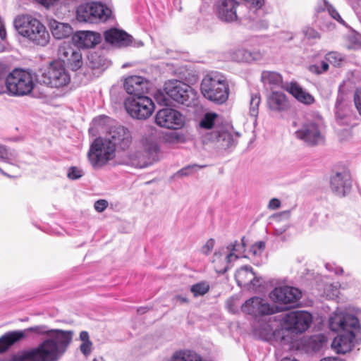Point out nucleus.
<instances>
[{
  "label": "nucleus",
  "mask_w": 361,
  "mask_h": 361,
  "mask_svg": "<svg viewBox=\"0 0 361 361\" xmlns=\"http://www.w3.org/2000/svg\"><path fill=\"white\" fill-rule=\"evenodd\" d=\"M6 164L5 169L7 171H5L2 169L0 168V173L7 177L14 178L20 176V169L18 166L13 164L10 163L8 160L4 161Z\"/></svg>",
  "instance_id": "obj_40"
},
{
  "label": "nucleus",
  "mask_w": 361,
  "mask_h": 361,
  "mask_svg": "<svg viewBox=\"0 0 361 361\" xmlns=\"http://www.w3.org/2000/svg\"><path fill=\"white\" fill-rule=\"evenodd\" d=\"M316 22L321 30L331 31L335 28V24L326 19V13L318 11Z\"/></svg>",
  "instance_id": "obj_35"
},
{
  "label": "nucleus",
  "mask_w": 361,
  "mask_h": 361,
  "mask_svg": "<svg viewBox=\"0 0 361 361\" xmlns=\"http://www.w3.org/2000/svg\"><path fill=\"white\" fill-rule=\"evenodd\" d=\"M108 206V202L105 200H99L94 202V207L98 212H102Z\"/></svg>",
  "instance_id": "obj_56"
},
{
  "label": "nucleus",
  "mask_w": 361,
  "mask_h": 361,
  "mask_svg": "<svg viewBox=\"0 0 361 361\" xmlns=\"http://www.w3.org/2000/svg\"><path fill=\"white\" fill-rule=\"evenodd\" d=\"M238 136V133L221 128L212 130L209 135L208 140L218 150H227L235 147Z\"/></svg>",
  "instance_id": "obj_13"
},
{
  "label": "nucleus",
  "mask_w": 361,
  "mask_h": 361,
  "mask_svg": "<svg viewBox=\"0 0 361 361\" xmlns=\"http://www.w3.org/2000/svg\"><path fill=\"white\" fill-rule=\"evenodd\" d=\"M75 50L70 46H60L59 48V56L61 61L63 62L66 61L68 58L74 53Z\"/></svg>",
  "instance_id": "obj_48"
},
{
  "label": "nucleus",
  "mask_w": 361,
  "mask_h": 361,
  "mask_svg": "<svg viewBox=\"0 0 361 361\" xmlns=\"http://www.w3.org/2000/svg\"><path fill=\"white\" fill-rule=\"evenodd\" d=\"M32 334H46L47 338L37 347L24 350V361H59L71 343L74 334L73 331L49 329L44 325L24 329V338Z\"/></svg>",
  "instance_id": "obj_1"
},
{
  "label": "nucleus",
  "mask_w": 361,
  "mask_h": 361,
  "mask_svg": "<svg viewBox=\"0 0 361 361\" xmlns=\"http://www.w3.org/2000/svg\"><path fill=\"white\" fill-rule=\"evenodd\" d=\"M244 3L240 4L243 5L244 8L242 9L249 8L248 18H252V14H255L264 5V0H243Z\"/></svg>",
  "instance_id": "obj_37"
},
{
  "label": "nucleus",
  "mask_w": 361,
  "mask_h": 361,
  "mask_svg": "<svg viewBox=\"0 0 361 361\" xmlns=\"http://www.w3.org/2000/svg\"><path fill=\"white\" fill-rule=\"evenodd\" d=\"M324 8H323L322 11L325 12L326 11L329 16H330L336 22L343 26H347L346 23L341 18L338 11L330 3L326 0H324Z\"/></svg>",
  "instance_id": "obj_38"
},
{
  "label": "nucleus",
  "mask_w": 361,
  "mask_h": 361,
  "mask_svg": "<svg viewBox=\"0 0 361 361\" xmlns=\"http://www.w3.org/2000/svg\"><path fill=\"white\" fill-rule=\"evenodd\" d=\"M300 290L290 286L275 288L270 293V298L280 304L293 305L297 302L301 298Z\"/></svg>",
  "instance_id": "obj_19"
},
{
  "label": "nucleus",
  "mask_w": 361,
  "mask_h": 361,
  "mask_svg": "<svg viewBox=\"0 0 361 361\" xmlns=\"http://www.w3.org/2000/svg\"><path fill=\"white\" fill-rule=\"evenodd\" d=\"M13 28L20 36H23V15H18L13 22Z\"/></svg>",
  "instance_id": "obj_54"
},
{
  "label": "nucleus",
  "mask_w": 361,
  "mask_h": 361,
  "mask_svg": "<svg viewBox=\"0 0 361 361\" xmlns=\"http://www.w3.org/2000/svg\"><path fill=\"white\" fill-rule=\"evenodd\" d=\"M269 109L276 113L286 112L290 109V103L282 92L273 91L267 97Z\"/></svg>",
  "instance_id": "obj_24"
},
{
  "label": "nucleus",
  "mask_w": 361,
  "mask_h": 361,
  "mask_svg": "<svg viewBox=\"0 0 361 361\" xmlns=\"http://www.w3.org/2000/svg\"><path fill=\"white\" fill-rule=\"evenodd\" d=\"M71 78L61 61H53L42 70L39 80L48 87L59 88L69 83Z\"/></svg>",
  "instance_id": "obj_4"
},
{
  "label": "nucleus",
  "mask_w": 361,
  "mask_h": 361,
  "mask_svg": "<svg viewBox=\"0 0 361 361\" xmlns=\"http://www.w3.org/2000/svg\"><path fill=\"white\" fill-rule=\"evenodd\" d=\"M101 35L92 31H78L73 34L72 40L79 48H91L101 42Z\"/></svg>",
  "instance_id": "obj_23"
},
{
  "label": "nucleus",
  "mask_w": 361,
  "mask_h": 361,
  "mask_svg": "<svg viewBox=\"0 0 361 361\" xmlns=\"http://www.w3.org/2000/svg\"><path fill=\"white\" fill-rule=\"evenodd\" d=\"M254 14H252V18H249L250 20V27L251 29L255 30H266L269 27V23L265 19H255L253 16Z\"/></svg>",
  "instance_id": "obj_45"
},
{
  "label": "nucleus",
  "mask_w": 361,
  "mask_h": 361,
  "mask_svg": "<svg viewBox=\"0 0 361 361\" xmlns=\"http://www.w3.org/2000/svg\"><path fill=\"white\" fill-rule=\"evenodd\" d=\"M6 93L10 96L23 95V68H16L0 83V94Z\"/></svg>",
  "instance_id": "obj_15"
},
{
  "label": "nucleus",
  "mask_w": 361,
  "mask_h": 361,
  "mask_svg": "<svg viewBox=\"0 0 361 361\" xmlns=\"http://www.w3.org/2000/svg\"><path fill=\"white\" fill-rule=\"evenodd\" d=\"M295 134L297 138L310 146L320 145L324 140L322 126L315 121L305 122Z\"/></svg>",
  "instance_id": "obj_12"
},
{
  "label": "nucleus",
  "mask_w": 361,
  "mask_h": 361,
  "mask_svg": "<svg viewBox=\"0 0 361 361\" xmlns=\"http://www.w3.org/2000/svg\"><path fill=\"white\" fill-rule=\"evenodd\" d=\"M255 332L264 340H269L274 335V330L269 323H262L255 329Z\"/></svg>",
  "instance_id": "obj_36"
},
{
  "label": "nucleus",
  "mask_w": 361,
  "mask_h": 361,
  "mask_svg": "<svg viewBox=\"0 0 361 361\" xmlns=\"http://www.w3.org/2000/svg\"><path fill=\"white\" fill-rule=\"evenodd\" d=\"M232 59L238 62L250 63L262 59V54L259 51H250L245 49H238L232 54Z\"/></svg>",
  "instance_id": "obj_28"
},
{
  "label": "nucleus",
  "mask_w": 361,
  "mask_h": 361,
  "mask_svg": "<svg viewBox=\"0 0 361 361\" xmlns=\"http://www.w3.org/2000/svg\"><path fill=\"white\" fill-rule=\"evenodd\" d=\"M92 342L82 343V344L80 346V350L84 355L87 356L90 354L92 351Z\"/></svg>",
  "instance_id": "obj_57"
},
{
  "label": "nucleus",
  "mask_w": 361,
  "mask_h": 361,
  "mask_svg": "<svg viewBox=\"0 0 361 361\" xmlns=\"http://www.w3.org/2000/svg\"><path fill=\"white\" fill-rule=\"evenodd\" d=\"M169 361H202L201 357L193 352L178 351L176 352Z\"/></svg>",
  "instance_id": "obj_33"
},
{
  "label": "nucleus",
  "mask_w": 361,
  "mask_h": 361,
  "mask_svg": "<svg viewBox=\"0 0 361 361\" xmlns=\"http://www.w3.org/2000/svg\"><path fill=\"white\" fill-rule=\"evenodd\" d=\"M329 326L333 331L340 332L331 345L338 353L350 352L361 343V326L355 316L344 312L336 313L329 319Z\"/></svg>",
  "instance_id": "obj_2"
},
{
  "label": "nucleus",
  "mask_w": 361,
  "mask_h": 361,
  "mask_svg": "<svg viewBox=\"0 0 361 361\" xmlns=\"http://www.w3.org/2000/svg\"><path fill=\"white\" fill-rule=\"evenodd\" d=\"M104 39L109 42L118 47L135 46L133 44V37L125 31L111 28L104 32Z\"/></svg>",
  "instance_id": "obj_22"
},
{
  "label": "nucleus",
  "mask_w": 361,
  "mask_h": 361,
  "mask_svg": "<svg viewBox=\"0 0 361 361\" xmlns=\"http://www.w3.org/2000/svg\"><path fill=\"white\" fill-rule=\"evenodd\" d=\"M166 94L178 104L190 106L196 99L197 94L188 84L177 80L164 84Z\"/></svg>",
  "instance_id": "obj_6"
},
{
  "label": "nucleus",
  "mask_w": 361,
  "mask_h": 361,
  "mask_svg": "<svg viewBox=\"0 0 361 361\" xmlns=\"http://www.w3.org/2000/svg\"><path fill=\"white\" fill-rule=\"evenodd\" d=\"M201 92L206 99L217 104L224 103L229 94L226 80L223 75L217 73H212L203 78Z\"/></svg>",
  "instance_id": "obj_3"
},
{
  "label": "nucleus",
  "mask_w": 361,
  "mask_h": 361,
  "mask_svg": "<svg viewBox=\"0 0 361 361\" xmlns=\"http://www.w3.org/2000/svg\"><path fill=\"white\" fill-rule=\"evenodd\" d=\"M288 92L299 102L305 104H311L314 102V97L308 92L304 91L297 83H290Z\"/></svg>",
  "instance_id": "obj_31"
},
{
  "label": "nucleus",
  "mask_w": 361,
  "mask_h": 361,
  "mask_svg": "<svg viewBox=\"0 0 361 361\" xmlns=\"http://www.w3.org/2000/svg\"><path fill=\"white\" fill-rule=\"evenodd\" d=\"M37 81V76L35 72L30 69H24V95L32 94L34 97H39L35 83Z\"/></svg>",
  "instance_id": "obj_27"
},
{
  "label": "nucleus",
  "mask_w": 361,
  "mask_h": 361,
  "mask_svg": "<svg viewBox=\"0 0 361 361\" xmlns=\"http://www.w3.org/2000/svg\"><path fill=\"white\" fill-rule=\"evenodd\" d=\"M216 13L218 17L225 22H233L238 19V16L242 15L243 5L235 0H219L216 4Z\"/></svg>",
  "instance_id": "obj_17"
},
{
  "label": "nucleus",
  "mask_w": 361,
  "mask_h": 361,
  "mask_svg": "<svg viewBox=\"0 0 361 361\" xmlns=\"http://www.w3.org/2000/svg\"><path fill=\"white\" fill-rule=\"evenodd\" d=\"M0 159L3 161L8 159V151L6 148L1 145H0Z\"/></svg>",
  "instance_id": "obj_61"
},
{
  "label": "nucleus",
  "mask_w": 361,
  "mask_h": 361,
  "mask_svg": "<svg viewBox=\"0 0 361 361\" xmlns=\"http://www.w3.org/2000/svg\"><path fill=\"white\" fill-rule=\"evenodd\" d=\"M6 31L5 25L4 23V20L1 18H0V38L4 40L6 39Z\"/></svg>",
  "instance_id": "obj_62"
},
{
  "label": "nucleus",
  "mask_w": 361,
  "mask_h": 361,
  "mask_svg": "<svg viewBox=\"0 0 361 361\" xmlns=\"http://www.w3.org/2000/svg\"><path fill=\"white\" fill-rule=\"evenodd\" d=\"M241 311L255 317L270 315L276 312V307L271 306L265 300L259 297H252L241 305Z\"/></svg>",
  "instance_id": "obj_14"
},
{
  "label": "nucleus",
  "mask_w": 361,
  "mask_h": 361,
  "mask_svg": "<svg viewBox=\"0 0 361 361\" xmlns=\"http://www.w3.org/2000/svg\"><path fill=\"white\" fill-rule=\"evenodd\" d=\"M155 121L161 127L179 129L184 125V117L179 111L166 108L159 110L157 113Z\"/></svg>",
  "instance_id": "obj_16"
},
{
  "label": "nucleus",
  "mask_w": 361,
  "mask_h": 361,
  "mask_svg": "<svg viewBox=\"0 0 361 361\" xmlns=\"http://www.w3.org/2000/svg\"><path fill=\"white\" fill-rule=\"evenodd\" d=\"M114 145L109 140L97 137L91 144L87 157L94 168H99L114 158Z\"/></svg>",
  "instance_id": "obj_5"
},
{
  "label": "nucleus",
  "mask_w": 361,
  "mask_h": 361,
  "mask_svg": "<svg viewBox=\"0 0 361 361\" xmlns=\"http://www.w3.org/2000/svg\"><path fill=\"white\" fill-rule=\"evenodd\" d=\"M330 188L335 195L339 197L345 196L352 188L350 173L346 170H342L333 173L330 178Z\"/></svg>",
  "instance_id": "obj_18"
},
{
  "label": "nucleus",
  "mask_w": 361,
  "mask_h": 361,
  "mask_svg": "<svg viewBox=\"0 0 361 361\" xmlns=\"http://www.w3.org/2000/svg\"><path fill=\"white\" fill-rule=\"evenodd\" d=\"M124 105L129 115L138 120L148 118L154 110L152 100L147 96L128 97L126 99Z\"/></svg>",
  "instance_id": "obj_8"
},
{
  "label": "nucleus",
  "mask_w": 361,
  "mask_h": 361,
  "mask_svg": "<svg viewBox=\"0 0 361 361\" xmlns=\"http://www.w3.org/2000/svg\"><path fill=\"white\" fill-rule=\"evenodd\" d=\"M324 340L322 335H314L311 336L307 341V346L314 352L319 351L322 347Z\"/></svg>",
  "instance_id": "obj_43"
},
{
  "label": "nucleus",
  "mask_w": 361,
  "mask_h": 361,
  "mask_svg": "<svg viewBox=\"0 0 361 361\" xmlns=\"http://www.w3.org/2000/svg\"><path fill=\"white\" fill-rule=\"evenodd\" d=\"M235 279L237 283L240 287H246L251 284L255 279V273L250 266H243L239 269L235 274Z\"/></svg>",
  "instance_id": "obj_26"
},
{
  "label": "nucleus",
  "mask_w": 361,
  "mask_h": 361,
  "mask_svg": "<svg viewBox=\"0 0 361 361\" xmlns=\"http://www.w3.org/2000/svg\"><path fill=\"white\" fill-rule=\"evenodd\" d=\"M66 62L73 71L78 70L82 65L81 52L75 50Z\"/></svg>",
  "instance_id": "obj_41"
},
{
  "label": "nucleus",
  "mask_w": 361,
  "mask_h": 361,
  "mask_svg": "<svg viewBox=\"0 0 361 361\" xmlns=\"http://www.w3.org/2000/svg\"><path fill=\"white\" fill-rule=\"evenodd\" d=\"M312 322V314L306 311H291L283 317L284 328L295 334L305 332Z\"/></svg>",
  "instance_id": "obj_10"
},
{
  "label": "nucleus",
  "mask_w": 361,
  "mask_h": 361,
  "mask_svg": "<svg viewBox=\"0 0 361 361\" xmlns=\"http://www.w3.org/2000/svg\"><path fill=\"white\" fill-rule=\"evenodd\" d=\"M261 78L265 85L279 86L282 83V77L276 72L263 71Z\"/></svg>",
  "instance_id": "obj_34"
},
{
  "label": "nucleus",
  "mask_w": 361,
  "mask_h": 361,
  "mask_svg": "<svg viewBox=\"0 0 361 361\" xmlns=\"http://www.w3.org/2000/svg\"><path fill=\"white\" fill-rule=\"evenodd\" d=\"M37 3L44 6L46 8H49L51 6L54 5V4L58 0H35Z\"/></svg>",
  "instance_id": "obj_63"
},
{
  "label": "nucleus",
  "mask_w": 361,
  "mask_h": 361,
  "mask_svg": "<svg viewBox=\"0 0 361 361\" xmlns=\"http://www.w3.org/2000/svg\"><path fill=\"white\" fill-rule=\"evenodd\" d=\"M354 102L357 109L361 114V89L357 90L355 94Z\"/></svg>",
  "instance_id": "obj_59"
},
{
  "label": "nucleus",
  "mask_w": 361,
  "mask_h": 361,
  "mask_svg": "<svg viewBox=\"0 0 361 361\" xmlns=\"http://www.w3.org/2000/svg\"><path fill=\"white\" fill-rule=\"evenodd\" d=\"M329 69V62L327 61H322L321 65H312L310 66V71L317 74H321L326 72Z\"/></svg>",
  "instance_id": "obj_51"
},
{
  "label": "nucleus",
  "mask_w": 361,
  "mask_h": 361,
  "mask_svg": "<svg viewBox=\"0 0 361 361\" xmlns=\"http://www.w3.org/2000/svg\"><path fill=\"white\" fill-rule=\"evenodd\" d=\"M281 206V201L277 198H272L268 204V208L270 209H276Z\"/></svg>",
  "instance_id": "obj_60"
},
{
  "label": "nucleus",
  "mask_w": 361,
  "mask_h": 361,
  "mask_svg": "<svg viewBox=\"0 0 361 361\" xmlns=\"http://www.w3.org/2000/svg\"><path fill=\"white\" fill-rule=\"evenodd\" d=\"M261 102L259 94H256L251 96L250 102V114L253 117H257L259 113V106Z\"/></svg>",
  "instance_id": "obj_46"
},
{
  "label": "nucleus",
  "mask_w": 361,
  "mask_h": 361,
  "mask_svg": "<svg viewBox=\"0 0 361 361\" xmlns=\"http://www.w3.org/2000/svg\"><path fill=\"white\" fill-rule=\"evenodd\" d=\"M209 290V286L207 282L201 281L192 285L190 287V291L195 297L204 295Z\"/></svg>",
  "instance_id": "obj_42"
},
{
  "label": "nucleus",
  "mask_w": 361,
  "mask_h": 361,
  "mask_svg": "<svg viewBox=\"0 0 361 361\" xmlns=\"http://www.w3.org/2000/svg\"><path fill=\"white\" fill-rule=\"evenodd\" d=\"M326 61L333 64L334 66H338L342 60L341 55L336 51H331L326 54Z\"/></svg>",
  "instance_id": "obj_49"
},
{
  "label": "nucleus",
  "mask_w": 361,
  "mask_h": 361,
  "mask_svg": "<svg viewBox=\"0 0 361 361\" xmlns=\"http://www.w3.org/2000/svg\"><path fill=\"white\" fill-rule=\"evenodd\" d=\"M225 247H222L215 251L213 255L212 263L214 264L216 271L219 274H224L230 269L231 262L224 261L226 259Z\"/></svg>",
  "instance_id": "obj_29"
},
{
  "label": "nucleus",
  "mask_w": 361,
  "mask_h": 361,
  "mask_svg": "<svg viewBox=\"0 0 361 361\" xmlns=\"http://www.w3.org/2000/svg\"><path fill=\"white\" fill-rule=\"evenodd\" d=\"M82 170L76 166H71L68 169L67 176L69 179L77 180L83 176Z\"/></svg>",
  "instance_id": "obj_52"
},
{
  "label": "nucleus",
  "mask_w": 361,
  "mask_h": 361,
  "mask_svg": "<svg viewBox=\"0 0 361 361\" xmlns=\"http://www.w3.org/2000/svg\"><path fill=\"white\" fill-rule=\"evenodd\" d=\"M50 29L53 36L59 39L68 37L73 33V29L69 24L56 20L50 22Z\"/></svg>",
  "instance_id": "obj_30"
},
{
  "label": "nucleus",
  "mask_w": 361,
  "mask_h": 361,
  "mask_svg": "<svg viewBox=\"0 0 361 361\" xmlns=\"http://www.w3.org/2000/svg\"><path fill=\"white\" fill-rule=\"evenodd\" d=\"M217 115L215 113H207L200 123V126L202 128L211 129L215 124Z\"/></svg>",
  "instance_id": "obj_44"
},
{
  "label": "nucleus",
  "mask_w": 361,
  "mask_h": 361,
  "mask_svg": "<svg viewBox=\"0 0 361 361\" xmlns=\"http://www.w3.org/2000/svg\"><path fill=\"white\" fill-rule=\"evenodd\" d=\"M302 33L305 39L307 41H317L321 39V34L310 25L302 27Z\"/></svg>",
  "instance_id": "obj_39"
},
{
  "label": "nucleus",
  "mask_w": 361,
  "mask_h": 361,
  "mask_svg": "<svg viewBox=\"0 0 361 361\" xmlns=\"http://www.w3.org/2000/svg\"><path fill=\"white\" fill-rule=\"evenodd\" d=\"M24 37L37 45L45 46L49 42V34L39 20L24 16Z\"/></svg>",
  "instance_id": "obj_9"
},
{
  "label": "nucleus",
  "mask_w": 361,
  "mask_h": 361,
  "mask_svg": "<svg viewBox=\"0 0 361 361\" xmlns=\"http://www.w3.org/2000/svg\"><path fill=\"white\" fill-rule=\"evenodd\" d=\"M237 245L238 241L235 240L225 247V250H229L230 252L226 255V259H224V261L232 262L238 258V256L234 253L235 252L240 251V250L237 248Z\"/></svg>",
  "instance_id": "obj_47"
},
{
  "label": "nucleus",
  "mask_w": 361,
  "mask_h": 361,
  "mask_svg": "<svg viewBox=\"0 0 361 361\" xmlns=\"http://www.w3.org/2000/svg\"><path fill=\"white\" fill-rule=\"evenodd\" d=\"M143 147V152H136L130 156V164L134 167L146 168L158 160L159 147L155 142L146 140Z\"/></svg>",
  "instance_id": "obj_11"
},
{
  "label": "nucleus",
  "mask_w": 361,
  "mask_h": 361,
  "mask_svg": "<svg viewBox=\"0 0 361 361\" xmlns=\"http://www.w3.org/2000/svg\"><path fill=\"white\" fill-rule=\"evenodd\" d=\"M23 339V331L6 332L0 337V353H4L15 348Z\"/></svg>",
  "instance_id": "obj_25"
},
{
  "label": "nucleus",
  "mask_w": 361,
  "mask_h": 361,
  "mask_svg": "<svg viewBox=\"0 0 361 361\" xmlns=\"http://www.w3.org/2000/svg\"><path fill=\"white\" fill-rule=\"evenodd\" d=\"M265 248V243L263 241H258L251 246L250 252L254 256L260 255Z\"/></svg>",
  "instance_id": "obj_53"
},
{
  "label": "nucleus",
  "mask_w": 361,
  "mask_h": 361,
  "mask_svg": "<svg viewBox=\"0 0 361 361\" xmlns=\"http://www.w3.org/2000/svg\"><path fill=\"white\" fill-rule=\"evenodd\" d=\"M154 98L157 103L161 105H167V99L164 93L161 91H157L154 95Z\"/></svg>",
  "instance_id": "obj_58"
},
{
  "label": "nucleus",
  "mask_w": 361,
  "mask_h": 361,
  "mask_svg": "<svg viewBox=\"0 0 361 361\" xmlns=\"http://www.w3.org/2000/svg\"><path fill=\"white\" fill-rule=\"evenodd\" d=\"M203 167H204V166H199L197 164L188 165L179 170L176 174L180 177L190 176L193 173L194 169H202Z\"/></svg>",
  "instance_id": "obj_50"
},
{
  "label": "nucleus",
  "mask_w": 361,
  "mask_h": 361,
  "mask_svg": "<svg viewBox=\"0 0 361 361\" xmlns=\"http://www.w3.org/2000/svg\"><path fill=\"white\" fill-rule=\"evenodd\" d=\"M173 300L174 301L180 302V304H185V303H188L189 302V300L186 297L182 296V295H175L173 297Z\"/></svg>",
  "instance_id": "obj_64"
},
{
  "label": "nucleus",
  "mask_w": 361,
  "mask_h": 361,
  "mask_svg": "<svg viewBox=\"0 0 361 361\" xmlns=\"http://www.w3.org/2000/svg\"><path fill=\"white\" fill-rule=\"evenodd\" d=\"M111 11L100 3H87L80 5L76 9V19L81 23H94L106 21Z\"/></svg>",
  "instance_id": "obj_7"
},
{
  "label": "nucleus",
  "mask_w": 361,
  "mask_h": 361,
  "mask_svg": "<svg viewBox=\"0 0 361 361\" xmlns=\"http://www.w3.org/2000/svg\"><path fill=\"white\" fill-rule=\"evenodd\" d=\"M105 138L110 141L115 149L118 147L124 150L129 147L132 141L130 131L121 126L111 127Z\"/></svg>",
  "instance_id": "obj_20"
},
{
  "label": "nucleus",
  "mask_w": 361,
  "mask_h": 361,
  "mask_svg": "<svg viewBox=\"0 0 361 361\" xmlns=\"http://www.w3.org/2000/svg\"><path fill=\"white\" fill-rule=\"evenodd\" d=\"M89 66L94 69H101L104 71L110 66L111 62L106 58L97 52H93L88 56Z\"/></svg>",
  "instance_id": "obj_32"
},
{
  "label": "nucleus",
  "mask_w": 361,
  "mask_h": 361,
  "mask_svg": "<svg viewBox=\"0 0 361 361\" xmlns=\"http://www.w3.org/2000/svg\"><path fill=\"white\" fill-rule=\"evenodd\" d=\"M123 87L129 97H141L147 92L149 82L143 77L131 75L125 79Z\"/></svg>",
  "instance_id": "obj_21"
},
{
  "label": "nucleus",
  "mask_w": 361,
  "mask_h": 361,
  "mask_svg": "<svg viewBox=\"0 0 361 361\" xmlns=\"http://www.w3.org/2000/svg\"><path fill=\"white\" fill-rule=\"evenodd\" d=\"M215 244V240L213 238H209L206 243L202 247L201 252L205 255L210 254L213 250Z\"/></svg>",
  "instance_id": "obj_55"
}]
</instances>
